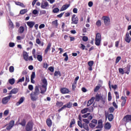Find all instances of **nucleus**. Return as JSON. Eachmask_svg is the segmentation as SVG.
Masks as SVG:
<instances>
[{"label":"nucleus","instance_id":"f257e3e1","mask_svg":"<svg viewBox=\"0 0 131 131\" xmlns=\"http://www.w3.org/2000/svg\"><path fill=\"white\" fill-rule=\"evenodd\" d=\"M102 39V37L101 36V34L100 33H97L95 37V45L96 46H100L101 45V40Z\"/></svg>","mask_w":131,"mask_h":131},{"label":"nucleus","instance_id":"f03ea898","mask_svg":"<svg viewBox=\"0 0 131 131\" xmlns=\"http://www.w3.org/2000/svg\"><path fill=\"white\" fill-rule=\"evenodd\" d=\"M25 129L26 131H32L33 129V121H29L26 126Z\"/></svg>","mask_w":131,"mask_h":131},{"label":"nucleus","instance_id":"7ed1b4c3","mask_svg":"<svg viewBox=\"0 0 131 131\" xmlns=\"http://www.w3.org/2000/svg\"><path fill=\"white\" fill-rule=\"evenodd\" d=\"M104 116L105 117V119H108L110 121H112L113 119H114V116L112 114H109L108 112H105Z\"/></svg>","mask_w":131,"mask_h":131},{"label":"nucleus","instance_id":"20e7f679","mask_svg":"<svg viewBox=\"0 0 131 131\" xmlns=\"http://www.w3.org/2000/svg\"><path fill=\"white\" fill-rule=\"evenodd\" d=\"M102 20H103V22L105 26H109V25H110L111 21L109 17L104 16L102 17Z\"/></svg>","mask_w":131,"mask_h":131},{"label":"nucleus","instance_id":"39448f33","mask_svg":"<svg viewBox=\"0 0 131 131\" xmlns=\"http://www.w3.org/2000/svg\"><path fill=\"white\" fill-rule=\"evenodd\" d=\"M72 107V102H69L67 103L66 104H64L63 105V106L61 107L60 109L58 110V112H61V111H62L64 110V108H70Z\"/></svg>","mask_w":131,"mask_h":131},{"label":"nucleus","instance_id":"423d86ee","mask_svg":"<svg viewBox=\"0 0 131 131\" xmlns=\"http://www.w3.org/2000/svg\"><path fill=\"white\" fill-rule=\"evenodd\" d=\"M79 19L76 14H73L72 16V22L71 24H78Z\"/></svg>","mask_w":131,"mask_h":131},{"label":"nucleus","instance_id":"0eeeda50","mask_svg":"<svg viewBox=\"0 0 131 131\" xmlns=\"http://www.w3.org/2000/svg\"><path fill=\"white\" fill-rule=\"evenodd\" d=\"M11 98H12V95H9L6 97H4L2 99V104H8L10 100H11Z\"/></svg>","mask_w":131,"mask_h":131},{"label":"nucleus","instance_id":"6e6552de","mask_svg":"<svg viewBox=\"0 0 131 131\" xmlns=\"http://www.w3.org/2000/svg\"><path fill=\"white\" fill-rule=\"evenodd\" d=\"M122 120L124 121V122H126V123L129 122V121H131V115H127L125 116L122 119Z\"/></svg>","mask_w":131,"mask_h":131},{"label":"nucleus","instance_id":"1a4fd4ad","mask_svg":"<svg viewBox=\"0 0 131 131\" xmlns=\"http://www.w3.org/2000/svg\"><path fill=\"white\" fill-rule=\"evenodd\" d=\"M14 125H15V121H10L8 124V126H7L6 127V129H7V130H10V129H11L12 127H13Z\"/></svg>","mask_w":131,"mask_h":131},{"label":"nucleus","instance_id":"9d476101","mask_svg":"<svg viewBox=\"0 0 131 131\" xmlns=\"http://www.w3.org/2000/svg\"><path fill=\"white\" fill-rule=\"evenodd\" d=\"M38 95L35 94L34 93H31L30 94L31 100L33 101H36L38 99Z\"/></svg>","mask_w":131,"mask_h":131},{"label":"nucleus","instance_id":"9b49d317","mask_svg":"<svg viewBox=\"0 0 131 131\" xmlns=\"http://www.w3.org/2000/svg\"><path fill=\"white\" fill-rule=\"evenodd\" d=\"M130 40L131 38L130 36H129V33H128V32H127L125 35V41L128 43H129V42H130Z\"/></svg>","mask_w":131,"mask_h":131},{"label":"nucleus","instance_id":"f8f14e48","mask_svg":"<svg viewBox=\"0 0 131 131\" xmlns=\"http://www.w3.org/2000/svg\"><path fill=\"white\" fill-rule=\"evenodd\" d=\"M41 81L43 84L41 85V88H46L48 86V80H47V79H46V78L42 79Z\"/></svg>","mask_w":131,"mask_h":131},{"label":"nucleus","instance_id":"ddd939ff","mask_svg":"<svg viewBox=\"0 0 131 131\" xmlns=\"http://www.w3.org/2000/svg\"><path fill=\"white\" fill-rule=\"evenodd\" d=\"M60 93L61 94H69V89L66 88H62L60 89Z\"/></svg>","mask_w":131,"mask_h":131},{"label":"nucleus","instance_id":"4468645a","mask_svg":"<svg viewBox=\"0 0 131 131\" xmlns=\"http://www.w3.org/2000/svg\"><path fill=\"white\" fill-rule=\"evenodd\" d=\"M47 7H49V3L48 2H43L41 3V9H47Z\"/></svg>","mask_w":131,"mask_h":131},{"label":"nucleus","instance_id":"2eb2a0df","mask_svg":"<svg viewBox=\"0 0 131 131\" xmlns=\"http://www.w3.org/2000/svg\"><path fill=\"white\" fill-rule=\"evenodd\" d=\"M46 123L48 127H51L53 125V121H52L50 118H48L46 120Z\"/></svg>","mask_w":131,"mask_h":131},{"label":"nucleus","instance_id":"dca6fc26","mask_svg":"<svg viewBox=\"0 0 131 131\" xmlns=\"http://www.w3.org/2000/svg\"><path fill=\"white\" fill-rule=\"evenodd\" d=\"M70 7V4H66L62 6L61 8L60 9V11L62 12V11H65L67 10Z\"/></svg>","mask_w":131,"mask_h":131},{"label":"nucleus","instance_id":"f3484780","mask_svg":"<svg viewBox=\"0 0 131 131\" xmlns=\"http://www.w3.org/2000/svg\"><path fill=\"white\" fill-rule=\"evenodd\" d=\"M95 99L96 102H99L100 101V100H102V99H103V96H100V94H97Z\"/></svg>","mask_w":131,"mask_h":131},{"label":"nucleus","instance_id":"a211bd4d","mask_svg":"<svg viewBox=\"0 0 131 131\" xmlns=\"http://www.w3.org/2000/svg\"><path fill=\"white\" fill-rule=\"evenodd\" d=\"M126 99H127V97H121V100H123V101L121 103V106L123 107L125 105V103H126Z\"/></svg>","mask_w":131,"mask_h":131},{"label":"nucleus","instance_id":"6ab92c4d","mask_svg":"<svg viewBox=\"0 0 131 131\" xmlns=\"http://www.w3.org/2000/svg\"><path fill=\"white\" fill-rule=\"evenodd\" d=\"M27 24L30 28H33V26H34V25H35V22H34V21H28V22H27Z\"/></svg>","mask_w":131,"mask_h":131},{"label":"nucleus","instance_id":"aec40b11","mask_svg":"<svg viewBox=\"0 0 131 131\" xmlns=\"http://www.w3.org/2000/svg\"><path fill=\"white\" fill-rule=\"evenodd\" d=\"M103 127V121L102 120L98 121V125L96 127V128H102Z\"/></svg>","mask_w":131,"mask_h":131},{"label":"nucleus","instance_id":"412c9836","mask_svg":"<svg viewBox=\"0 0 131 131\" xmlns=\"http://www.w3.org/2000/svg\"><path fill=\"white\" fill-rule=\"evenodd\" d=\"M95 100V97H92L91 99H90L87 103V107H90L93 103H94V101Z\"/></svg>","mask_w":131,"mask_h":131},{"label":"nucleus","instance_id":"4be33fe9","mask_svg":"<svg viewBox=\"0 0 131 131\" xmlns=\"http://www.w3.org/2000/svg\"><path fill=\"white\" fill-rule=\"evenodd\" d=\"M28 53L26 51L23 52V58L25 61H28Z\"/></svg>","mask_w":131,"mask_h":131},{"label":"nucleus","instance_id":"5701e85b","mask_svg":"<svg viewBox=\"0 0 131 131\" xmlns=\"http://www.w3.org/2000/svg\"><path fill=\"white\" fill-rule=\"evenodd\" d=\"M52 25L55 28H58V19H55L52 22Z\"/></svg>","mask_w":131,"mask_h":131},{"label":"nucleus","instance_id":"b1692460","mask_svg":"<svg viewBox=\"0 0 131 131\" xmlns=\"http://www.w3.org/2000/svg\"><path fill=\"white\" fill-rule=\"evenodd\" d=\"M39 88H38V86H36L35 87V90L34 92L33 93V94H35V95H37V96L39 94Z\"/></svg>","mask_w":131,"mask_h":131},{"label":"nucleus","instance_id":"393cba45","mask_svg":"<svg viewBox=\"0 0 131 131\" xmlns=\"http://www.w3.org/2000/svg\"><path fill=\"white\" fill-rule=\"evenodd\" d=\"M51 47H52V44L50 42L48 43L47 47L45 50V54H47L49 50H51Z\"/></svg>","mask_w":131,"mask_h":131},{"label":"nucleus","instance_id":"a878e982","mask_svg":"<svg viewBox=\"0 0 131 131\" xmlns=\"http://www.w3.org/2000/svg\"><path fill=\"white\" fill-rule=\"evenodd\" d=\"M104 128L105 129H110L111 128V124L109 122H106L104 125Z\"/></svg>","mask_w":131,"mask_h":131},{"label":"nucleus","instance_id":"bb28decb","mask_svg":"<svg viewBox=\"0 0 131 131\" xmlns=\"http://www.w3.org/2000/svg\"><path fill=\"white\" fill-rule=\"evenodd\" d=\"M18 92H19V90H18V89L17 88H14L13 89H12L10 92V94L12 95V94H17V93H18Z\"/></svg>","mask_w":131,"mask_h":131},{"label":"nucleus","instance_id":"cd10ccee","mask_svg":"<svg viewBox=\"0 0 131 131\" xmlns=\"http://www.w3.org/2000/svg\"><path fill=\"white\" fill-rule=\"evenodd\" d=\"M82 128L85 130L89 131L90 127H89V124H83Z\"/></svg>","mask_w":131,"mask_h":131},{"label":"nucleus","instance_id":"c85d7f7f","mask_svg":"<svg viewBox=\"0 0 131 131\" xmlns=\"http://www.w3.org/2000/svg\"><path fill=\"white\" fill-rule=\"evenodd\" d=\"M124 71L126 74H129L130 69L129 68V67H127L124 69Z\"/></svg>","mask_w":131,"mask_h":131},{"label":"nucleus","instance_id":"c756f323","mask_svg":"<svg viewBox=\"0 0 131 131\" xmlns=\"http://www.w3.org/2000/svg\"><path fill=\"white\" fill-rule=\"evenodd\" d=\"M23 102H24V99L23 98V97H21L19 100L18 102L16 103V106H19V105H20V104H22Z\"/></svg>","mask_w":131,"mask_h":131},{"label":"nucleus","instance_id":"7c9ffc66","mask_svg":"<svg viewBox=\"0 0 131 131\" xmlns=\"http://www.w3.org/2000/svg\"><path fill=\"white\" fill-rule=\"evenodd\" d=\"M15 4L16 5V6H20V7H22L23 8L25 7V5H24V4L21 2H15Z\"/></svg>","mask_w":131,"mask_h":131},{"label":"nucleus","instance_id":"2f4dec72","mask_svg":"<svg viewBox=\"0 0 131 131\" xmlns=\"http://www.w3.org/2000/svg\"><path fill=\"white\" fill-rule=\"evenodd\" d=\"M24 27L23 26H20L19 27V28L18 29V33H20V34H21V33H23V32H24Z\"/></svg>","mask_w":131,"mask_h":131},{"label":"nucleus","instance_id":"473e14b6","mask_svg":"<svg viewBox=\"0 0 131 131\" xmlns=\"http://www.w3.org/2000/svg\"><path fill=\"white\" fill-rule=\"evenodd\" d=\"M56 105L57 107H58L59 108H60V107H62V106L64 105V103H63V102L57 101Z\"/></svg>","mask_w":131,"mask_h":131},{"label":"nucleus","instance_id":"72a5a7b5","mask_svg":"<svg viewBox=\"0 0 131 131\" xmlns=\"http://www.w3.org/2000/svg\"><path fill=\"white\" fill-rule=\"evenodd\" d=\"M47 87H41L40 88V94H45L46 92H47Z\"/></svg>","mask_w":131,"mask_h":131},{"label":"nucleus","instance_id":"f704fd0d","mask_svg":"<svg viewBox=\"0 0 131 131\" xmlns=\"http://www.w3.org/2000/svg\"><path fill=\"white\" fill-rule=\"evenodd\" d=\"M21 126H25L26 125V120L23 119L20 123H19Z\"/></svg>","mask_w":131,"mask_h":131},{"label":"nucleus","instance_id":"c9c22d12","mask_svg":"<svg viewBox=\"0 0 131 131\" xmlns=\"http://www.w3.org/2000/svg\"><path fill=\"white\" fill-rule=\"evenodd\" d=\"M73 124H75V119L73 118L71 120V122L70 123V128H72V125Z\"/></svg>","mask_w":131,"mask_h":131},{"label":"nucleus","instance_id":"e433bc0d","mask_svg":"<svg viewBox=\"0 0 131 131\" xmlns=\"http://www.w3.org/2000/svg\"><path fill=\"white\" fill-rule=\"evenodd\" d=\"M8 82L11 85H13L15 83V79L14 78L9 79Z\"/></svg>","mask_w":131,"mask_h":131},{"label":"nucleus","instance_id":"4c0bfd02","mask_svg":"<svg viewBox=\"0 0 131 131\" xmlns=\"http://www.w3.org/2000/svg\"><path fill=\"white\" fill-rule=\"evenodd\" d=\"M89 111V108H84V109L82 110L81 111V114H85L88 112Z\"/></svg>","mask_w":131,"mask_h":131},{"label":"nucleus","instance_id":"58836bf2","mask_svg":"<svg viewBox=\"0 0 131 131\" xmlns=\"http://www.w3.org/2000/svg\"><path fill=\"white\" fill-rule=\"evenodd\" d=\"M54 76H61V72L60 71H55L54 74Z\"/></svg>","mask_w":131,"mask_h":131},{"label":"nucleus","instance_id":"ea45409f","mask_svg":"<svg viewBox=\"0 0 131 131\" xmlns=\"http://www.w3.org/2000/svg\"><path fill=\"white\" fill-rule=\"evenodd\" d=\"M37 59L39 62L42 61V56L41 55H37Z\"/></svg>","mask_w":131,"mask_h":131},{"label":"nucleus","instance_id":"a19ab883","mask_svg":"<svg viewBox=\"0 0 131 131\" xmlns=\"http://www.w3.org/2000/svg\"><path fill=\"white\" fill-rule=\"evenodd\" d=\"M27 13V9H23L20 11L19 14L20 15H24V14H26Z\"/></svg>","mask_w":131,"mask_h":131},{"label":"nucleus","instance_id":"79ce46f5","mask_svg":"<svg viewBox=\"0 0 131 131\" xmlns=\"http://www.w3.org/2000/svg\"><path fill=\"white\" fill-rule=\"evenodd\" d=\"M52 12L55 14L57 13H59L60 12V9H59L58 8H55L53 9Z\"/></svg>","mask_w":131,"mask_h":131},{"label":"nucleus","instance_id":"37998d69","mask_svg":"<svg viewBox=\"0 0 131 131\" xmlns=\"http://www.w3.org/2000/svg\"><path fill=\"white\" fill-rule=\"evenodd\" d=\"M115 110V108H114L113 107V106H111L108 108V111H109L110 113H113V112H114Z\"/></svg>","mask_w":131,"mask_h":131},{"label":"nucleus","instance_id":"c03bdc74","mask_svg":"<svg viewBox=\"0 0 131 131\" xmlns=\"http://www.w3.org/2000/svg\"><path fill=\"white\" fill-rule=\"evenodd\" d=\"M63 57H66V58H65L64 59V61H68L69 57H68V55H67V52L64 53L63 54Z\"/></svg>","mask_w":131,"mask_h":131},{"label":"nucleus","instance_id":"a18cd8bd","mask_svg":"<svg viewBox=\"0 0 131 131\" xmlns=\"http://www.w3.org/2000/svg\"><path fill=\"white\" fill-rule=\"evenodd\" d=\"M96 25L98 26V27H101V26L102 25V23L101 22V20H98V21H97L96 23Z\"/></svg>","mask_w":131,"mask_h":131},{"label":"nucleus","instance_id":"49530a36","mask_svg":"<svg viewBox=\"0 0 131 131\" xmlns=\"http://www.w3.org/2000/svg\"><path fill=\"white\" fill-rule=\"evenodd\" d=\"M77 83L73 82L72 85V88L73 91H75V89H76V84Z\"/></svg>","mask_w":131,"mask_h":131},{"label":"nucleus","instance_id":"de8ad7c7","mask_svg":"<svg viewBox=\"0 0 131 131\" xmlns=\"http://www.w3.org/2000/svg\"><path fill=\"white\" fill-rule=\"evenodd\" d=\"M82 121L84 122L83 124H89L90 123V121L88 119H83Z\"/></svg>","mask_w":131,"mask_h":131},{"label":"nucleus","instance_id":"09e8293b","mask_svg":"<svg viewBox=\"0 0 131 131\" xmlns=\"http://www.w3.org/2000/svg\"><path fill=\"white\" fill-rule=\"evenodd\" d=\"M25 80V77H23L19 79L17 82V83H19V82H23Z\"/></svg>","mask_w":131,"mask_h":131},{"label":"nucleus","instance_id":"8fccbe9b","mask_svg":"<svg viewBox=\"0 0 131 131\" xmlns=\"http://www.w3.org/2000/svg\"><path fill=\"white\" fill-rule=\"evenodd\" d=\"M89 115H91V113H88L86 114H84L82 116V117L83 118H86L87 117H89Z\"/></svg>","mask_w":131,"mask_h":131},{"label":"nucleus","instance_id":"3c124183","mask_svg":"<svg viewBox=\"0 0 131 131\" xmlns=\"http://www.w3.org/2000/svg\"><path fill=\"white\" fill-rule=\"evenodd\" d=\"M114 94L116 96V99L117 100H118V99H119V94H118V92L117 91H115L114 92Z\"/></svg>","mask_w":131,"mask_h":131},{"label":"nucleus","instance_id":"603ef678","mask_svg":"<svg viewBox=\"0 0 131 131\" xmlns=\"http://www.w3.org/2000/svg\"><path fill=\"white\" fill-rule=\"evenodd\" d=\"M112 100V96H111V92L108 93V101H111Z\"/></svg>","mask_w":131,"mask_h":131},{"label":"nucleus","instance_id":"864d4df0","mask_svg":"<svg viewBox=\"0 0 131 131\" xmlns=\"http://www.w3.org/2000/svg\"><path fill=\"white\" fill-rule=\"evenodd\" d=\"M88 112H93L94 111V107L92 106L88 107Z\"/></svg>","mask_w":131,"mask_h":131},{"label":"nucleus","instance_id":"5fc2aeb1","mask_svg":"<svg viewBox=\"0 0 131 131\" xmlns=\"http://www.w3.org/2000/svg\"><path fill=\"white\" fill-rule=\"evenodd\" d=\"M77 123H78V126H79V127H80L81 128H82L83 124L81 123V121H78Z\"/></svg>","mask_w":131,"mask_h":131},{"label":"nucleus","instance_id":"6e6d98bb","mask_svg":"<svg viewBox=\"0 0 131 131\" xmlns=\"http://www.w3.org/2000/svg\"><path fill=\"white\" fill-rule=\"evenodd\" d=\"M119 73H120L121 74H124V73H125L124 72V70H123L122 68H119Z\"/></svg>","mask_w":131,"mask_h":131},{"label":"nucleus","instance_id":"4d7b16f0","mask_svg":"<svg viewBox=\"0 0 131 131\" xmlns=\"http://www.w3.org/2000/svg\"><path fill=\"white\" fill-rule=\"evenodd\" d=\"M96 124L93 123H89V126L90 127H91V128H94V127H96Z\"/></svg>","mask_w":131,"mask_h":131},{"label":"nucleus","instance_id":"13d9d810","mask_svg":"<svg viewBox=\"0 0 131 131\" xmlns=\"http://www.w3.org/2000/svg\"><path fill=\"white\" fill-rule=\"evenodd\" d=\"M88 65L89 67H93L94 65V61L91 60L88 62Z\"/></svg>","mask_w":131,"mask_h":131},{"label":"nucleus","instance_id":"bf43d9fd","mask_svg":"<svg viewBox=\"0 0 131 131\" xmlns=\"http://www.w3.org/2000/svg\"><path fill=\"white\" fill-rule=\"evenodd\" d=\"M100 90V86L97 85L96 86V88L94 89V92L95 93H97V92H98V91H99Z\"/></svg>","mask_w":131,"mask_h":131},{"label":"nucleus","instance_id":"052dcab7","mask_svg":"<svg viewBox=\"0 0 131 131\" xmlns=\"http://www.w3.org/2000/svg\"><path fill=\"white\" fill-rule=\"evenodd\" d=\"M14 67H13V66H10V67H9V72H11V73L14 72Z\"/></svg>","mask_w":131,"mask_h":131},{"label":"nucleus","instance_id":"680f3d73","mask_svg":"<svg viewBox=\"0 0 131 131\" xmlns=\"http://www.w3.org/2000/svg\"><path fill=\"white\" fill-rule=\"evenodd\" d=\"M120 60H121V57H120V56H118V57L116 58L115 63L117 64V63H118V62H119Z\"/></svg>","mask_w":131,"mask_h":131},{"label":"nucleus","instance_id":"e2e57ef3","mask_svg":"<svg viewBox=\"0 0 131 131\" xmlns=\"http://www.w3.org/2000/svg\"><path fill=\"white\" fill-rule=\"evenodd\" d=\"M35 78V72H33L32 73V74L31 75V79H34Z\"/></svg>","mask_w":131,"mask_h":131},{"label":"nucleus","instance_id":"0e129e2a","mask_svg":"<svg viewBox=\"0 0 131 131\" xmlns=\"http://www.w3.org/2000/svg\"><path fill=\"white\" fill-rule=\"evenodd\" d=\"M91 122H92V123H94V124H95V125H97V124L98 123V120H97L96 119H93L92 120Z\"/></svg>","mask_w":131,"mask_h":131},{"label":"nucleus","instance_id":"69168bd1","mask_svg":"<svg viewBox=\"0 0 131 131\" xmlns=\"http://www.w3.org/2000/svg\"><path fill=\"white\" fill-rule=\"evenodd\" d=\"M48 70L49 71H51V72H54V67H50L48 68Z\"/></svg>","mask_w":131,"mask_h":131},{"label":"nucleus","instance_id":"338daca9","mask_svg":"<svg viewBox=\"0 0 131 131\" xmlns=\"http://www.w3.org/2000/svg\"><path fill=\"white\" fill-rule=\"evenodd\" d=\"M9 46L10 48H14V46H15V43L11 42L9 43Z\"/></svg>","mask_w":131,"mask_h":131},{"label":"nucleus","instance_id":"774afa93","mask_svg":"<svg viewBox=\"0 0 131 131\" xmlns=\"http://www.w3.org/2000/svg\"><path fill=\"white\" fill-rule=\"evenodd\" d=\"M9 114V110H6L4 112V115H8Z\"/></svg>","mask_w":131,"mask_h":131}]
</instances>
